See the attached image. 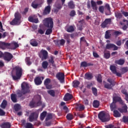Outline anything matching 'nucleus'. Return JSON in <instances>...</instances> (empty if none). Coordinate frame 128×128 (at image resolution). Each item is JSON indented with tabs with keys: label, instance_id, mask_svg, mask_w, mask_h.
I'll use <instances>...</instances> for the list:
<instances>
[{
	"label": "nucleus",
	"instance_id": "obj_1",
	"mask_svg": "<svg viewBox=\"0 0 128 128\" xmlns=\"http://www.w3.org/2000/svg\"><path fill=\"white\" fill-rule=\"evenodd\" d=\"M22 90H18L16 92V94L18 96V98H22L23 94H26L30 92V86L26 83H23L22 84Z\"/></svg>",
	"mask_w": 128,
	"mask_h": 128
},
{
	"label": "nucleus",
	"instance_id": "obj_2",
	"mask_svg": "<svg viewBox=\"0 0 128 128\" xmlns=\"http://www.w3.org/2000/svg\"><path fill=\"white\" fill-rule=\"evenodd\" d=\"M13 72H14L16 76L12 74V76L14 80H20L22 76V69L20 66H16L13 68Z\"/></svg>",
	"mask_w": 128,
	"mask_h": 128
},
{
	"label": "nucleus",
	"instance_id": "obj_3",
	"mask_svg": "<svg viewBox=\"0 0 128 128\" xmlns=\"http://www.w3.org/2000/svg\"><path fill=\"white\" fill-rule=\"evenodd\" d=\"M14 18L10 22L11 26H19L22 22V14L17 11L14 15Z\"/></svg>",
	"mask_w": 128,
	"mask_h": 128
},
{
	"label": "nucleus",
	"instance_id": "obj_4",
	"mask_svg": "<svg viewBox=\"0 0 128 128\" xmlns=\"http://www.w3.org/2000/svg\"><path fill=\"white\" fill-rule=\"evenodd\" d=\"M43 24L46 28H54V20L50 17L44 18Z\"/></svg>",
	"mask_w": 128,
	"mask_h": 128
},
{
	"label": "nucleus",
	"instance_id": "obj_5",
	"mask_svg": "<svg viewBox=\"0 0 128 128\" xmlns=\"http://www.w3.org/2000/svg\"><path fill=\"white\" fill-rule=\"evenodd\" d=\"M98 118L102 122H108L110 120V118L104 112H100L98 114Z\"/></svg>",
	"mask_w": 128,
	"mask_h": 128
},
{
	"label": "nucleus",
	"instance_id": "obj_6",
	"mask_svg": "<svg viewBox=\"0 0 128 128\" xmlns=\"http://www.w3.org/2000/svg\"><path fill=\"white\" fill-rule=\"evenodd\" d=\"M107 82L108 83H106L104 85V88L108 90H112V88L116 86V82L112 78H108L107 80Z\"/></svg>",
	"mask_w": 128,
	"mask_h": 128
},
{
	"label": "nucleus",
	"instance_id": "obj_7",
	"mask_svg": "<svg viewBox=\"0 0 128 128\" xmlns=\"http://www.w3.org/2000/svg\"><path fill=\"white\" fill-rule=\"evenodd\" d=\"M42 4H44V2L41 0H35L32 2L31 6L33 8H42Z\"/></svg>",
	"mask_w": 128,
	"mask_h": 128
},
{
	"label": "nucleus",
	"instance_id": "obj_8",
	"mask_svg": "<svg viewBox=\"0 0 128 128\" xmlns=\"http://www.w3.org/2000/svg\"><path fill=\"white\" fill-rule=\"evenodd\" d=\"M91 7L94 10H98V6H102V1L98 0L96 2H94V0H92L91 2Z\"/></svg>",
	"mask_w": 128,
	"mask_h": 128
},
{
	"label": "nucleus",
	"instance_id": "obj_9",
	"mask_svg": "<svg viewBox=\"0 0 128 128\" xmlns=\"http://www.w3.org/2000/svg\"><path fill=\"white\" fill-rule=\"evenodd\" d=\"M39 56L40 58H41L42 60H46V58H48V51L46 50H42L39 54Z\"/></svg>",
	"mask_w": 128,
	"mask_h": 128
},
{
	"label": "nucleus",
	"instance_id": "obj_10",
	"mask_svg": "<svg viewBox=\"0 0 128 128\" xmlns=\"http://www.w3.org/2000/svg\"><path fill=\"white\" fill-rule=\"evenodd\" d=\"M14 58V56L12 54L8 52H5L4 53V60H6V62H10L12 60V59Z\"/></svg>",
	"mask_w": 128,
	"mask_h": 128
},
{
	"label": "nucleus",
	"instance_id": "obj_11",
	"mask_svg": "<svg viewBox=\"0 0 128 128\" xmlns=\"http://www.w3.org/2000/svg\"><path fill=\"white\" fill-rule=\"evenodd\" d=\"M38 118V114L36 112H33L29 116V121L32 122L34 120H36Z\"/></svg>",
	"mask_w": 128,
	"mask_h": 128
},
{
	"label": "nucleus",
	"instance_id": "obj_12",
	"mask_svg": "<svg viewBox=\"0 0 128 128\" xmlns=\"http://www.w3.org/2000/svg\"><path fill=\"white\" fill-rule=\"evenodd\" d=\"M112 24V19L111 18H106L103 22L101 24V28H106L108 24Z\"/></svg>",
	"mask_w": 128,
	"mask_h": 128
},
{
	"label": "nucleus",
	"instance_id": "obj_13",
	"mask_svg": "<svg viewBox=\"0 0 128 128\" xmlns=\"http://www.w3.org/2000/svg\"><path fill=\"white\" fill-rule=\"evenodd\" d=\"M119 102L120 104H122V105L124 104V102L122 101V98L118 96H114L113 102H115L116 104V102Z\"/></svg>",
	"mask_w": 128,
	"mask_h": 128
},
{
	"label": "nucleus",
	"instance_id": "obj_14",
	"mask_svg": "<svg viewBox=\"0 0 128 128\" xmlns=\"http://www.w3.org/2000/svg\"><path fill=\"white\" fill-rule=\"evenodd\" d=\"M50 79L48 78H46L44 81V84L47 90H50L52 88V85L50 84Z\"/></svg>",
	"mask_w": 128,
	"mask_h": 128
},
{
	"label": "nucleus",
	"instance_id": "obj_15",
	"mask_svg": "<svg viewBox=\"0 0 128 128\" xmlns=\"http://www.w3.org/2000/svg\"><path fill=\"white\" fill-rule=\"evenodd\" d=\"M56 78H57L58 80H60V82H64V74L62 72H60L56 74Z\"/></svg>",
	"mask_w": 128,
	"mask_h": 128
},
{
	"label": "nucleus",
	"instance_id": "obj_16",
	"mask_svg": "<svg viewBox=\"0 0 128 128\" xmlns=\"http://www.w3.org/2000/svg\"><path fill=\"white\" fill-rule=\"evenodd\" d=\"M51 10L52 8L50 7V6L48 5L45 8L43 12V14H44V16H46V14H50Z\"/></svg>",
	"mask_w": 128,
	"mask_h": 128
},
{
	"label": "nucleus",
	"instance_id": "obj_17",
	"mask_svg": "<svg viewBox=\"0 0 128 128\" xmlns=\"http://www.w3.org/2000/svg\"><path fill=\"white\" fill-rule=\"evenodd\" d=\"M123 106H123L122 108H118V110L122 114V112H128V106L125 104H124Z\"/></svg>",
	"mask_w": 128,
	"mask_h": 128
},
{
	"label": "nucleus",
	"instance_id": "obj_18",
	"mask_svg": "<svg viewBox=\"0 0 128 128\" xmlns=\"http://www.w3.org/2000/svg\"><path fill=\"white\" fill-rule=\"evenodd\" d=\"M74 96L72 94L70 93H67L64 96V102H68V100H70L72 99Z\"/></svg>",
	"mask_w": 128,
	"mask_h": 128
},
{
	"label": "nucleus",
	"instance_id": "obj_19",
	"mask_svg": "<svg viewBox=\"0 0 128 128\" xmlns=\"http://www.w3.org/2000/svg\"><path fill=\"white\" fill-rule=\"evenodd\" d=\"M8 46H10V44L0 42V48L4 50V48H8Z\"/></svg>",
	"mask_w": 128,
	"mask_h": 128
},
{
	"label": "nucleus",
	"instance_id": "obj_20",
	"mask_svg": "<svg viewBox=\"0 0 128 128\" xmlns=\"http://www.w3.org/2000/svg\"><path fill=\"white\" fill-rule=\"evenodd\" d=\"M12 126V124L9 122H4L2 123L0 125L2 128H10Z\"/></svg>",
	"mask_w": 128,
	"mask_h": 128
},
{
	"label": "nucleus",
	"instance_id": "obj_21",
	"mask_svg": "<svg viewBox=\"0 0 128 128\" xmlns=\"http://www.w3.org/2000/svg\"><path fill=\"white\" fill-rule=\"evenodd\" d=\"M34 82H35V84L36 86H40V84H42V78L40 76H38L35 78Z\"/></svg>",
	"mask_w": 128,
	"mask_h": 128
},
{
	"label": "nucleus",
	"instance_id": "obj_22",
	"mask_svg": "<svg viewBox=\"0 0 128 128\" xmlns=\"http://www.w3.org/2000/svg\"><path fill=\"white\" fill-rule=\"evenodd\" d=\"M92 78H94V76H92V74L86 72L84 74V78L85 80H90L92 79Z\"/></svg>",
	"mask_w": 128,
	"mask_h": 128
},
{
	"label": "nucleus",
	"instance_id": "obj_23",
	"mask_svg": "<svg viewBox=\"0 0 128 128\" xmlns=\"http://www.w3.org/2000/svg\"><path fill=\"white\" fill-rule=\"evenodd\" d=\"M124 62H126V60L124 59H120L119 60H116L115 61V64H119V66H122L124 64Z\"/></svg>",
	"mask_w": 128,
	"mask_h": 128
},
{
	"label": "nucleus",
	"instance_id": "obj_24",
	"mask_svg": "<svg viewBox=\"0 0 128 128\" xmlns=\"http://www.w3.org/2000/svg\"><path fill=\"white\" fill-rule=\"evenodd\" d=\"M10 98H11V100H12L13 102H18V98H17L16 94H11Z\"/></svg>",
	"mask_w": 128,
	"mask_h": 128
},
{
	"label": "nucleus",
	"instance_id": "obj_25",
	"mask_svg": "<svg viewBox=\"0 0 128 128\" xmlns=\"http://www.w3.org/2000/svg\"><path fill=\"white\" fill-rule=\"evenodd\" d=\"M113 113V116L114 118H120L122 116V114L118 110H114Z\"/></svg>",
	"mask_w": 128,
	"mask_h": 128
},
{
	"label": "nucleus",
	"instance_id": "obj_26",
	"mask_svg": "<svg viewBox=\"0 0 128 128\" xmlns=\"http://www.w3.org/2000/svg\"><path fill=\"white\" fill-rule=\"evenodd\" d=\"M30 44L32 46H38V43L36 42V40L32 39L30 40Z\"/></svg>",
	"mask_w": 128,
	"mask_h": 128
},
{
	"label": "nucleus",
	"instance_id": "obj_27",
	"mask_svg": "<svg viewBox=\"0 0 128 128\" xmlns=\"http://www.w3.org/2000/svg\"><path fill=\"white\" fill-rule=\"evenodd\" d=\"M80 81L77 80H75L73 81V82H72L73 88H78V86H80Z\"/></svg>",
	"mask_w": 128,
	"mask_h": 128
},
{
	"label": "nucleus",
	"instance_id": "obj_28",
	"mask_svg": "<svg viewBox=\"0 0 128 128\" xmlns=\"http://www.w3.org/2000/svg\"><path fill=\"white\" fill-rule=\"evenodd\" d=\"M114 102H112L110 105V108L112 112L116 110V104Z\"/></svg>",
	"mask_w": 128,
	"mask_h": 128
},
{
	"label": "nucleus",
	"instance_id": "obj_29",
	"mask_svg": "<svg viewBox=\"0 0 128 128\" xmlns=\"http://www.w3.org/2000/svg\"><path fill=\"white\" fill-rule=\"evenodd\" d=\"M68 6L69 8H70L71 10H74V2H72V0H71L69 2H68Z\"/></svg>",
	"mask_w": 128,
	"mask_h": 128
},
{
	"label": "nucleus",
	"instance_id": "obj_30",
	"mask_svg": "<svg viewBox=\"0 0 128 128\" xmlns=\"http://www.w3.org/2000/svg\"><path fill=\"white\" fill-rule=\"evenodd\" d=\"M93 106L95 108H98V106H100V101L98 100H94L93 102Z\"/></svg>",
	"mask_w": 128,
	"mask_h": 128
},
{
	"label": "nucleus",
	"instance_id": "obj_31",
	"mask_svg": "<svg viewBox=\"0 0 128 128\" xmlns=\"http://www.w3.org/2000/svg\"><path fill=\"white\" fill-rule=\"evenodd\" d=\"M7 104H8V102H6V100H4L0 104V108L4 110V108H6Z\"/></svg>",
	"mask_w": 128,
	"mask_h": 128
},
{
	"label": "nucleus",
	"instance_id": "obj_32",
	"mask_svg": "<svg viewBox=\"0 0 128 128\" xmlns=\"http://www.w3.org/2000/svg\"><path fill=\"white\" fill-rule=\"evenodd\" d=\"M110 70L112 74H116V67L114 65L110 66Z\"/></svg>",
	"mask_w": 128,
	"mask_h": 128
},
{
	"label": "nucleus",
	"instance_id": "obj_33",
	"mask_svg": "<svg viewBox=\"0 0 128 128\" xmlns=\"http://www.w3.org/2000/svg\"><path fill=\"white\" fill-rule=\"evenodd\" d=\"M48 29L46 30L45 34L48 36V34H50L52 32V28H47Z\"/></svg>",
	"mask_w": 128,
	"mask_h": 128
},
{
	"label": "nucleus",
	"instance_id": "obj_34",
	"mask_svg": "<svg viewBox=\"0 0 128 128\" xmlns=\"http://www.w3.org/2000/svg\"><path fill=\"white\" fill-rule=\"evenodd\" d=\"M96 80L100 84L102 82V74H99L96 77Z\"/></svg>",
	"mask_w": 128,
	"mask_h": 128
},
{
	"label": "nucleus",
	"instance_id": "obj_35",
	"mask_svg": "<svg viewBox=\"0 0 128 128\" xmlns=\"http://www.w3.org/2000/svg\"><path fill=\"white\" fill-rule=\"evenodd\" d=\"M122 74H126V72H128V67H123L120 70Z\"/></svg>",
	"mask_w": 128,
	"mask_h": 128
},
{
	"label": "nucleus",
	"instance_id": "obj_36",
	"mask_svg": "<svg viewBox=\"0 0 128 128\" xmlns=\"http://www.w3.org/2000/svg\"><path fill=\"white\" fill-rule=\"evenodd\" d=\"M74 26H70L66 29V32H74Z\"/></svg>",
	"mask_w": 128,
	"mask_h": 128
},
{
	"label": "nucleus",
	"instance_id": "obj_37",
	"mask_svg": "<svg viewBox=\"0 0 128 128\" xmlns=\"http://www.w3.org/2000/svg\"><path fill=\"white\" fill-rule=\"evenodd\" d=\"M48 94H50V96H52L53 98H54L56 96V92H54V90H48Z\"/></svg>",
	"mask_w": 128,
	"mask_h": 128
},
{
	"label": "nucleus",
	"instance_id": "obj_38",
	"mask_svg": "<svg viewBox=\"0 0 128 128\" xmlns=\"http://www.w3.org/2000/svg\"><path fill=\"white\" fill-rule=\"evenodd\" d=\"M46 112H43L41 114L40 116V118L41 120H44V118H46Z\"/></svg>",
	"mask_w": 128,
	"mask_h": 128
},
{
	"label": "nucleus",
	"instance_id": "obj_39",
	"mask_svg": "<svg viewBox=\"0 0 128 128\" xmlns=\"http://www.w3.org/2000/svg\"><path fill=\"white\" fill-rule=\"evenodd\" d=\"M48 63L46 61H44L42 63V67L44 70L48 68Z\"/></svg>",
	"mask_w": 128,
	"mask_h": 128
},
{
	"label": "nucleus",
	"instance_id": "obj_40",
	"mask_svg": "<svg viewBox=\"0 0 128 128\" xmlns=\"http://www.w3.org/2000/svg\"><path fill=\"white\" fill-rule=\"evenodd\" d=\"M14 110L16 112H18L20 110V104H16L14 106Z\"/></svg>",
	"mask_w": 128,
	"mask_h": 128
},
{
	"label": "nucleus",
	"instance_id": "obj_41",
	"mask_svg": "<svg viewBox=\"0 0 128 128\" xmlns=\"http://www.w3.org/2000/svg\"><path fill=\"white\" fill-rule=\"evenodd\" d=\"M115 16L116 18H122V13L116 12H115Z\"/></svg>",
	"mask_w": 128,
	"mask_h": 128
},
{
	"label": "nucleus",
	"instance_id": "obj_42",
	"mask_svg": "<svg viewBox=\"0 0 128 128\" xmlns=\"http://www.w3.org/2000/svg\"><path fill=\"white\" fill-rule=\"evenodd\" d=\"M66 118L68 120H72L74 119V116L70 114H68Z\"/></svg>",
	"mask_w": 128,
	"mask_h": 128
},
{
	"label": "nucleus",
	"instance_id": "obj_43",
	"mask_svg": "<svg viewBox=\"0 0 128 128\" xmlns=\"http://www.w3.org/2000/svg\"><path fill=\"white\" fill-rule=\"evenodd\" d=\"M113 46H114V44H108L106 45V50H110V48H112L114 47Z\"/></svg>",
	"mask_w": 128,
	"mask_h": 128
},
{
	"label": "nucleus",
	"instance_id": "obj_44",
	"mask_svg": "<svg viewBox=\"0 0 128 128\" xmlns=\"http://www.w3.org/2000/svg\"><path fill=\"white\" fill-rule=\"evenodd\" d=\"M24 127L26 128H34V126H32V124L30 122H27L25 125Z\"/></svg>",
	"mask_w": 128,
	"mask_h": 128
},
{
	"label": "nucleus",
	"instance_id": "obj_45",
	"mask_svg": "<svg viewBox=\"0 0 128 128\" xmlns=\"http://www.w3.org/2000/svg\"><path fill=\"white\" fill-rule=\"evenodd\" d=\"M80 66L82 68H87L88 67V62H86L84 61L81 62Z\"/></svg>",
	"mask_w": 128,
	"mask_h": 128
},
{
	"label": "nucleus",
	"instance_id": "obj_46",
	"mask_svg": "<svg viewBox=\"0 0 128 128\" xmlns=\"http://www.w3.org/2000/svg\"><path fill=\"white\" fill-rule=\"evenodd\" d=\"M98 10L100 14H104V6H99Z\"/></svg>",
	"mask_w": 128,
	"mask_h": 128
},
{
	"label": "nucleus",
	"instance_id": "obj_47",
	"mask_svg": "<svg viewBox=\"0 0 128 128\" xmlns=\"http://www.w3.org/2000/svg\"><path fill=\"white\" fill-rule=\"evenodd\" d=\"M48 62L50 64H52L53 66H56V64H54V58L50 57V58L48 60Z\"/></svg>",
	"mask_w": 128,
	"mask_h": 128
},
{
	"label": "nucleus",
	"instance_id": "obj_48",
	"mask_svg": "<svg viewBox=\"0 0 128 128\" xmlns=\"http://www.w3.org/2000/svg\"><path fill=\"white\" fill-rule=\"evenodd\" d=\"M14 46V50H16V48H18V46H19L18 44L16 42H12L10 44V46Z\"/></svg>",
	"mask_w": 128,
	"mask_h": 128
},
{
	"label": "nucleus",
	"instance_id": "obj_49",
	"mask_svg": "<svg viewBox=\"0 0 128 128\" xmlns=\"http://www.w3.org/2000/svg\"><path fill=\"white\" fill-rule=\"evenodd\" d=\"M104 58L106 59H108L110 58V52H104Z\"/></svg>",
	"mask_w": 128,
	"mask_h": 128
},
{
	"label": "nucleus",
	"instance_id": "obj_50",
	"mask_svg": "<svg viewBox=\"0 0 128 128\" xmlns=\"http://www.w3.org/2000/svg\"><path fill=\"white\" fill-rule=\"evenodd\" d=\"M92 92L94 96H98V90L96 88H92Z\"/></svg>",
	"mask_w": 128,
	"mask_h": 128
},
{
	"label": "nucleus",
	"instance_id": "obj_51",
	"mask_svg": "<svg viewBox=\"0 0 128 128\" xmlns=\"http://www.w3.org/2000/svg\"><path fill=\"white\" fill-rule=\"evenodd\" d=\"M30 106H31V108H36V102L31 101L30 103Z\"/></svg>",
	"mask_w": 128,
	"mask_h": 128
},
{
	"label": "nucleus",
	"instance_id": "obj_52",
	"mask_svg": "<svg viewBox=\"0 0 128 128\" xmlns=\"http://www.w3.org/2000/svg\"><path fill=\"white\" fill-rule=\"evenodd\" d=\"M52 114H48L47 116V117L46 118V122H48V120H52Z\"/></svg>",
	"mask_w": 128,
	"mask_h": 128
},
{
	"label": "nucleus",
	"instance_id": "obj_53",
	"mask_svg": "<svg viewBox=\"0 0 128 128\" xmlns=\"http://www.w3.org/2000/svg\"><path fill=\"white\" fill-rule=\"evenodd\" d=\"M76 14V11L74 10H72L70 14V16L74 18Z\"/></svg>",
	"mask_w": 128,
	"mask_h": 128
},
{
	"label": "nucleus",
	"instance_id": "obj_54",
	"mask_svg": "<svg viewBox=\"0 0 128 128\" xmlns=\"http://www.w3.org/2000/svg\"><path fill=\"white\" fill-rule=\"evenodd\" d=\"M55 6L56 8H58V10H62V4L60 3L56 4L55 5Z\"/></svg>",
	"mask_w": 128,
	"mask_h": 128
},
{
	"label": "nucleus",
	"instance_id": "obj_55",
	"mask_svg": "<svg viewBox=\"0 0 128 128\" xmlns=\"http://www.w3.org/2000/svg\"><path fill=\"white\" fill-rule=\"evenodd\" d=\"M110 38V32H108V30H106V34H105V38L108 40Z\"/></svg>",
	"mask_w": 128,
	"mask_h": 128
},
{
	"label": "nucleus",
	"instance_id": "obj_56",
	"mask_svg": "<svg viewBox=\"0 0 128 128\" xmlns=\"http://www.w3.org/2000/svg\"><path fill=\"white\" fill-rule=\"evenodd\" d=\"M60 40V46H64V44H66V40L64 39H61Z\"/></svg>",
	"mask_w": 128,
	"mask_h": 128
},
{
	"label": "nucleus",
	"instance_id": "obj_57",
	"mask_svg": "<svg viewBox=\"0 0 128 128\" xmlns=\"http://www.w3.org/2000/svg\"><path fill=\"white\" fill-rule=\"evenodd\" d=\"M6 116V112L2 108H0V116Z\"/></svg>",
	"mask_w": 128,
	"mask_h": 128
},
{
	"label": "nucleus",
	"instance_id": "obj_58",
	"mask_svg": "<svg viewBox=\"0 0 128 128\" xmlns=\"http://www.w3.org/2000/svg\"><path fill=\"white\" fill-rule=\"evenodd\" d=\"M124 122H128V116H124L122 118Z\"/></svg>",
	"mask_w": 128,
	"mask_h": 128
},
{
	"label": "nucleus",
	"instance_id": "obj_59",
	"mask_svg": "<svg viewBox=\"0 0 128 128\" xmlns=\"http://www.w3.org/2000/svg\"><path fill=\"white\" fill-rule=\"evenodd\" d=\"M26 64L28 65V66H30V64H32V62H30V58H26Z\"/></svg>",
	"mask_w": 128,
	"mask_h": 128
},
{
	"label": "nucleus",
	"instance_id": "obj_60",
	"mask_svg": "<svg viewBox=\"0 0 128 128\" xmlns=\"http://www.w3.org/2000/svg\"><path fill=\"white\" fill-rule=\"evenodd\" d=\"M34 17H32V16H30L28 18V22H34Z\"/></svg>",
	"mask_w": 128,
	"mask_h": 128
},
{
	"label": "nucleus",
	"instance_id": "obj_61",
	"mask_svg": "<svg viewBox=\"0 0 128 128\" xmlns=\"http://www.w3.org/2000/svg\"><path fill=\"white\" fill-rule=\"evenodd\" d=\"M83 104H84L85 106H88V99H84Z\"/></svg>",
	"mask_w": 128,
	"mask_h": 128
},
{
	"label": "nucleus",
	"instance_id": "obj_62",
	"mask_svg": "<svg viewBox=\"0 0 128 128\" xmlns=\"http://www.w3.org/2000/svg\"><path fill=\"white\" fill-rule=\"evenodd\" d=\"M105 8H106L108 11L110 12V4H106Z\"/></svg>",
	"mask_w": 128,
	"mask_h": 128
},
{
	"label": "nucleus",
	"instance_id": "obj_63",
	"mask_svg": "<svg viewBox=\"0 0 128 128\" xmlns=\"http://www.w3.org/2000/svg\"><path fill=\"white\" fill-rule=\"evenodd\" d=\"M80 110H84V106L80 104L78 107Z\"/></svg>",
	"mask_w": 128,
	"mask_h": 128
},
{
	"label": "nucleus",
	"instance_id": "obj_64",
	"mask_svg": "<svg viewBox=\"0 0 128 128\" xmlns=\"http://www.w3.org/2000/svg\"><path fill=\"white\" fill-rule=\"evenodd\" d=\"M106 128H114V125L110 124L105 126Z\"/></svg>",
	"mask_w": 128,
	"mask_h": 128
}]
</instances>
